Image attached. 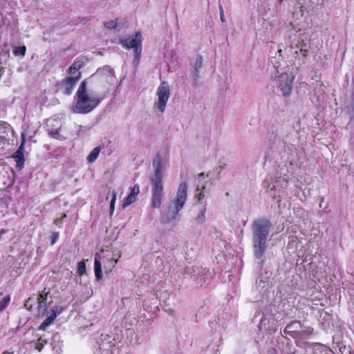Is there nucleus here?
I'll list each match as a JSON object with an SVG mask.
<instances>
[{
	"label": "nucleus",
	"mask_w": 354,
	"mask_h": 354,
	"mask_svg": "<svg viewBox=\"0 0 354 354\" xmlns=\"http://www.w3.org/2000/svg\"><path fill=\"white\" fill-rule=\"evenodd\" d=\"M86 272V264L84 261H80L78 263L77 266V272L79 274H83Z\"/></svg>",
	"instance_id": "nucleus-26"
},
{
	"label": "nucleus",
	"mask_w": 354,
	"mask_h": 354,
	"mask_svg": "<svg viewBox=\"0 0 354 354\" xmlns=\"http://www.w3.org/2000/svg\"><path fill=\"white\" fill-rule=\"evenodd\" d=\"M100 150V147H95L87 156V160L91 163L94 162L97 160Z\"/></svg>",
	"instance_id": "nucleus-13"
},
{
	"label": "nucleus",
	"mask_w": 354,
	"mask_h": 354,
	"mask_svg": "<svg viewBox=\"0 0 354 354\" xmlns=\"http://www.w3.org/2000/svg\"><path fill=\"white\" fill-rule=\"evenodd\" d=\"M140 189L139 186L138 185H135L132 189L130 194H133L135 197H137L138 194H139Z\"/></svg>",
	"instance_id": "nucleus-28"
},
{
	"label": "nucleus",
	"mask_w": 354,
	"mask_h": 354,
	"mask_svg": "<svg viewBox=\"0 0 354 354\" xmlns=\"http://www.w3.org/2000/svg\"><path fill=\"white\" fill-rule=\"evenodd\" d=\"M116 197H117V194L115 193V192H113V198H112L111 203H110V214L111 215L114 212Z\"/></svg>",
	"instance_id": "nucleus-25"
},
{
	"label": "nucleus",
	"mask_w": 354,
	"mask_h": 354,
	"mask_svg": "<svg viewBox=\"0 0 354 354\" xmlns=\"http://www.w3.org/2000/svg\"><path fill=\"white\" fill-rule=\"evenodd\" d=\"M301 53H303L304 56H306V50H303L302 49L300 50Z\"/></svg>",
	"instance_id": "nucleus-40"
},
{
	"label": "nucleus",
	"mask_w": 354,
	"mask_h": 354,
	"mask_svg": "<svg viewBox=\"0 0 354 354\" xmlns=\"http://www.w3.org/2000/svg\"><path fill=\"white\" fill-rule=\"evenodd\" d=\"M140 189L139 186L138 185H135L132 189L130 194H133L135 197H137L138 194H139Z\"/></svg>",
	"instance_id": "nucleus-29"
},
{
	"label": "nucleus",
	"mask_w": 354,
	"mask_h": 354,
	"mask_svg": "<svg viewBox=\"0 0 354 354\" xmlns=\"http://www.w3.org/2000/svg\"><path fill=\"white\" fill-rule=\"evenodd\" d=\"M46 341L42 339H39L37 343L36 344L35 348L40 351L44 346V344H46Z\"/></svg>",
	"instance_id": "nucleus-30"
},
{
	"label": "nucleus",
	"mask_w": 354,
	"mask_h": 354,
	"mask_svg": "<svg viewBox=\"0 0 354 354\" xmlns=\"http://www.w3.org/2000/svg\"><path fill=\"white\" fill-rule=\"evenodd\" d=\"M26 48L25 46H18V47H16L15 49H14V54L15 55H21V56H24L25 54H26Z\"/></svg>",
	"instance_id": "nucleus-21"
},
{
	"label": "nucleus",
	"mask_w": 354,
	"mask_h": 354,
	"mask_svg": "<svg viewBox=\"0 0 354 354\" xmlns=\"http://www.w3.org/2000/svg\"><path fill=\"white\" fill-rule=\"evenodd\" d=\"M170 88L167 82H162L156 89L158 100L156 106L160 113H164L166 109L167 102L170 97Z\"/></svg>",
	"instance_id": "nucleus-8"
},
{
	"label": "nucleus",
	"mask_w": 354,
	"mask_h": 354,
	"mask_svg": "<svg viewBox=\"0 0 354 354\" xmlns=\"http://www.w3.org/2000/svg\"><path fill=\"white\" fill-rule=\"evenodd\" d=\"M57 317V313L53 310V313L48 316V317L44 320V322L41 324L40 328L42 329H45L46 327H48L49 325H50L53 321Z\"/></svg>",
	"instance_id": "nucleus-14"
},
{
	"label": "nucleus",
	"mask_w": 354,
	"mask_h": 354,
	"mask_svg": "<svg viewBox=\"0 0 354 354\" xmlns=\"http://www.w3.org/2000/svg\"><path fill=\"white\" fill-rule=\"evenodd\" d=\"M281 52H282V50H281V49H279V50H278V53H279V55H281Z\"/></svg>",
	"instance_id": "nucleus-41"
},
{
	"label": "nucleus",
	"mask_w": 354,
	"mask_h": 354,
	"mask_svg": "<svg viewBox=\"0 0 354 354\" xmlns=\"http://www.w3.org/2000/svg\"><path fill=\"white\" fill-rule=\"evenodd\" d=\"M167 158L161 152L157 153L153 160V175L151 177V201L153 208H159L162 204L163 196V171L167 164Z\"/></svg>",
	"instance_id": "nucleus-1"
},
{
	"label": "nucleus",
	"mask_w": 354,
	"mask_h": 354,
	"mask_svg": "<svg viewBox=\"0 0 354 354\" xmlns=\"http://www.w3.org/2000/svg\"><path fill=\"white\" fill-rule=\"evenodd\" d=\"M21 138L22 141L21 143L17 150V151L12 155V158L15 159V160L17 162V165L18 167H22L24 163V146L26 141V135L24 133L21 134Z\"/></svg>",
	"instance_id": "nucleus-9"
},
{
	"label": "nucleus",
	"mask_w": 354,
	"mask_h": 354,
	"mask_svg": "<svg viewBox=\"0 0 354 354\" xmlns=\"http://www.w3.org/2000/svg\"><path fill=\"white\" fill-rule=\"evenodd\" d=\"M206 177H208V175H205L203 173H201L198 174L197 177V184L200 185V187L202 188V189H205V185H206V181H205V179Z\"/></svg>",
	"instance_id": "nucleus-16"
},
{
	"label": "nucleus",
	"mask_w": 354,
	"mask_h": 354,
	"mask_svg": "<svg viewBox=\"0 0 354 354\" xmlns=\"http://www.w3.org/2000/svg\"><path fill=\"white\" fill-rule=\"evenodd\" d=\"M82 66L83 62L81 60H77L73 62V64L71 66V68H73V69H77L80 71Z\"/></svg>",
	"instance_id": "nucleus-27"
},
{
	"label": "nucleus",
	"mask_w": 354,
	"mask_h": 354,
	"mask_svg": "<svg viewBox=\"0 0 354 354\" xmlns=\"http://www.w3.org/2000/svg\"><path fill=\"white\" fill-rule=\"evenodd\" d=\"M278 187V183L276 182L275 185H272V186H268V192L270 194L271 197L273 198H276L277 196L275 194V192L274 189H275Z\"/></svg>",
	"instance_id": "nucleus-23"
},
{
	"label": "nucleus",
	"mask_w": 354,
	"mask_h": 354,
	"mask_svg": "<svg viewBox=\"0 0 354 354\" xmlns=\"http://www.w3.org/2000/svg\"><path fill=\"white\" fill-rule=\"evenodd\" d=\"M278 204V208H279V212L281 214H283L285 212L286 209H288L290 205L288 203L283 202L282 203L281 200H279L277 201Z\"/></svg>",
	"instance_id": "nucleus-18"
},
{
	"label": "nucleus",
	"mask_w": 354,
	"mask_h": 354,
	"mask_svg": "<svg viewBox=\"0 0 354 354\" xmlns=\"http://www.w3.org/2000/svg\"><path fill=\"white\" fill-rule=\"evenodd\" d=\"M102 101V98L93 89L87 87L82 81L76 93V101L73 106L75 113L86 114L92 111Z\"/></svg>",
	"instance_id": "nucleus-2"
},
{
	"label": "nucleus",
	"mask_w": 354,
	"mask_h": 354,
	"mask_svg": "<svg viewBox=\"0 0 354 354\" xmlns=\"http://www.w3.org/2000/svg\"><path fill=\"white\" fill-rule=\"evenodd\" d=\"M120 44L126 48H133L136 54L134 62H138L142 53V35L137 32L134 35L129 36L127 38H122L120 40Z\"/></svg>",
	"instance_id": "nucleus-7"
},
{
	"label": "nucleus",
	"mask_w": 354,
	"mask_h": 354,
	"mask_svg": "<svg viewBox=\"0 0 354 354\" xmlns=\"http://www.w3.org/2000/svg\"><path fill=\"white\" fill-rule=\"evenodd\" d=\"M136 200V197H135L133 194H130L126 198L125 201L123 203V207H126L135 202Z\"/></svg>",
	"instance_id": "nucleus-20"
},
{
	"label": "nucleus",
	"mask_w": 354,
	"mask_h": 354,
	"mask_svg": "<svg viewBox=\"0 0 354 354\" xmlns=\"http://www.w3.org/2000/svg\"><path fill=\"white\" fill-rule=\"evenodd\" d=\"M205 214L206 208L203 207L199 210L198 215L194 218V221L197 225H203L205 223L206 221Z\"/></svg>",
	"instance_id": "nucleus-12"
},
{
	"label": "nucleus",
	"mask_w": 354,
	"mask_h": 354,
	"mask_svg": "<svg viewBox=\"0 0 354 354\" xmlns=\"http://www.w3.org/2000/svg\"><path fill=\"white\" fill-rule=\"evenodd\" d=\"M68 74L69 77L71 78H75L76 80H80L81 78V73L77 69H73V68L69 67L68 69Z\"/></svg>",
	"instance_id": "nucleus-15"
},
{
	"label": "nucleus",
	"mask_w": 354,
	"mask_h": 354,
	"mask_svg": "<svg viewBox=\"0 0 354 354\" xmlns=\"http://www.w3.org/2000/svg\"><path fill=\"white\" fill-rule=\"evenodd\" d=\"M293 71L292 66L281 68L277 71L278 75L274 77L275 84L284 97H288L291 93L294 81Z\"/></svg>",
	"instance_id": "nucleus-5"
},
{
	"label": "nucleus",
	"mask_w": 354,
	"mask_h": 354,
	"mask_svg": "<svg viewBox=\"0 0 354 354\" xmlns=\"http://www.w3.org/2000/svg\"><path fill=\"white\" fill-rule=\"evenodd\" d=\"M66 217V214H64L63 216L61 218H56L55 221H54V223L55 225H59L60 223H62V219Z\"/></svg>",
	"instance_id": "nucleus-34"
},
{
	"label": "nucleus",
	"mask_w": 354,
	"mask_h": 354,
	"mask_svg": "<svg viewBox=\"0 0 354 354\" xmlns=\"http://www.w3.org/2000/svg\"><path fill=\"white\" fill-rule=\"evenodd\" d=\"M102 259H106V261L103 260L104 269L106 274L111 272L118 262V259H113L112 255L109 253H107L106 256H103L102 257L100 254L96 253L95 254L94 272L97 280L102 279L103 277L102 272Z\"/></svg>",
	"instance_id": "nucleus-6"
},
{
	"label": "nucleus",
	"mask_w": 354,
	"mask_h": 354,
	"mask_svg": "<svg viewBox=\"0 0 354 354\" xmlns=\"http://www.w3.org/2000/svg\"><path fill=\"white\" fill-rule=\"evenodd\" d=\"M203 59L202 55H197L194 63L192 64L193 71L192 73L194 82H196L199 77V71L203 66Z\"/></svg>",
	"instance_id": "nucleus-10"
},
{
	"label": "nucleus",
	"mask_w": 354,
	"mask_h": 354,
	"mask_svg": "<svg viewBox=\"0 0 354 354\" xmlns=\"http://www.w3.org/2000/svg\"><path fill=\"white\" fill-rule=\"evenodd\" d=\"M219 10H220V17H221V20L224 22L225 20V16H224V11H223V7L221 6H219Z\"/></svg>",
	"instance_id": "nucleus-32"
},
{
	"label": "nucleus",
	"mask_w": 354,
	"mask_h": 354,
	"mask_svg": "<svg viewBox=\"0 0 354 354\" xmlns=\"http://www.w3.org/2000/svg\"><path fill=\"white\" fill-rule=\"evenodd\" d=\"M294 211L298 216H301L304 212V209L302 208H299V207H298V208L295 207Z\"/></svg>",
	"instance_id": "nucleus-31"
},
{
	"label": "nucleus",
	"mask_w": 354,
	"mask_h": 354,
	"mask_svg": "<svg viewBox=\"0 0 354 354\" xmlns=\"http://www.w3.org/2000/svg\"><path fill=\"white\" fill-rule=\"evenodd\" d=\"M5 232H6V230H3H3H1V231H0V236H1L3 234H4Z\"/></svg>",
	"instance_id": "nucleus-39"
},
{
	"label": "nucleus",
	"mask_w": 354,
	"mask_h": 354,
	"mask_svg": "<svg viewBox=\"0 0 354 354\" xmlns=\"http://www.w3.org/2000/svg\"><path fill=\"white\" fill-rule=\"evenodd\" d=\"M10 301V296H6L4 297L1 301H0V312L3 311L8 306L9 302Z\"/></svg>",
	"instance_id": "nucleus-19"
},
{
	"label": "nucleus",
	"mask_w": 354,
	"mask_h": 354,
	"mask_svg": "<svg viewBox=\"0 0 354 354\" xmlns=\"http://www.w3.org/2000/svg\"><path fill=\"white\" fill-rule=\"evenodd\" d=\"M299 323H298V322L292 323L291 324L287 326L286 330L290 329V328H292L295 325H299Z\"/></svg>",
	"instance_id": "nucleus-36"
},
{
	"label": "nucleus",
	"mask_w": 354,
	"mask_h": 354,
	"mask_svg": "<svg viewBox=\"0 0 354 354\" xmlns=\"http://www.w3.org/2000/svg\"><path fill=\"white\" fill-rule=\"evenodd\" d=\"M117 22L114 20H110L104 24V26L109 29H114L117 27Z\"/></svg>",
	"instance_id": "nucleus-24"
},
{
	"label": "nucleus",
	"mask_w": 354,
	"mask_h": 354,
	"mask_svg": "<svg viewBox=\"0 0 354 354\" xmlns=\"http://www.w3.org/2000/svg\"><path fill=\"white\" fill-rule=\"evenodd\" d=\"M53 310H55L57 313V315L62 312L63 308L60 307V306H56L55 308H53L51 310V312L53 313Z\"/></svg>",
	"instance_id": "nucleus-33"
},
{
	"label": "nucleus",
	"mask_w": 354,
	"mask_h": 354,
	"mask_svg": "<svg viewBox=\"0 0 354 354\" xmlns=\"http://www.w3.org/2000/svg\"><path fill=\"white\" fill-rule=\"evenodd\" d=\"M203 190L204 189H202V188L200 187V185L199 184L196 185V189L195 196L197 198L198 202L201 201L204 198V197H205V194H204Z\"/></svg>",
	"instance_id": "nucleus-17"
},
{
	"label": "nucleus",
	"mask_w": 354,
	"mask_h": 354,
	"mask_svg": "<svg viewBox=\"0 0 354 354\" xmlns=\"http://www.w3.org/2000/svg\"><path fill=\"white\" fill-rule=\"evenodd\" d=\"M185 273L186 274H192V271H194V269L192 268H190V267H186L185 270Z\"/></svg>",
	"instance_id": "nucleus-35"
},
{
	"label": "nucleus",
	"mask_w": 354,
	"mask_h": 354,
	"mask_svg": "<svg viewBox=\"0 0 354 354\" xmlns=\"http://www.w3.org/2000/svg\"><path fill=\"white\" fill-rule=\"evenodd\" d=\"M46 297H47V294H46L45 295H40L39 297H38L37 299H38V304H39V308H44V309L46 308V306L45 300L46 299Z\"/></svg>",
	"instance_id": "nucleus-22"
},
{
	"label": "nucleus",
	"mask_w": 354,
	"mask_h": 354,
	"mask_svg": "<svg viewBox=\"0 0 354 354\" xmlns=\"http://www.w3.org/2000/svg\"><path fill=\"white\" fill-rule=\"evenodd\" d=\"M77 82L78 80H76L75 78H71L70 77L65 78L62 82L64 93L66 95H70Z\"/></svg>",
	"instance_id": "nucleus-11"
},
{
	"label": "nucleus",
	"mask_w": 354,
	"mask_h": 354,
	"mask_svg": "<svg viewBox=\"0 0 354 354\" xmlns=\"http://www.w3.org/2000/svg\"><path fill=\"white\" fill-rule=\"evenodd\" d=\"M271 227L270 221L265 218H258L252 223L253 251L257 259H260L265 253L266 241Z\"/></svg>",
	"instance_id": "nucleus-3"
},
{
	"label": "nucleus",
	"mask_w": 354,
	"mask_h": 354,
	"mask_svg": "<svg viewBox=\"0 0 354 354\" xmlns=\"http://www.w3.org/2000/svg\"><path fill=\"white\" fill-rule=\"evenodd\" d=\"M187 185L183 182L179 185L176 197L170 202L163 214V219L165 222L169 223L176 219L187 201Z\"/></svg>",
	"instance_id": "nucleus-4"
},
{
	"label": "nucleus",
	"mask_w": 354,
	"mask_h": 354,
	"mask_svg": "<svg viewBox=\"0 0 354 354\" xmlns=\"http://www.w3.org/2000/svg\"><path fill=\"white\" fill-rule=\"evenodd\" d=\"M57 238H58L57 234H54L53 239H52V244H54L56 242Z\"/></svg>",
	"instance_id": "nucleus-37"
},
{
	"label": "nucleus",
	"mask_w": 354,
	"mask_h": 354,
	"mask_svg": "<svg viewBox=\"0 0 354 354\" xmlns=\"http://www.w3.org/2000/svg\"><path fill=\"white\" fill-rule=\"evenodd\" d=\"M305 333H306V334H308V335L311 334V333H313V328H308V330H306L305 331Z\"/></svg>",
	"instance_id": "nucleus-38"
}]
</instances>
